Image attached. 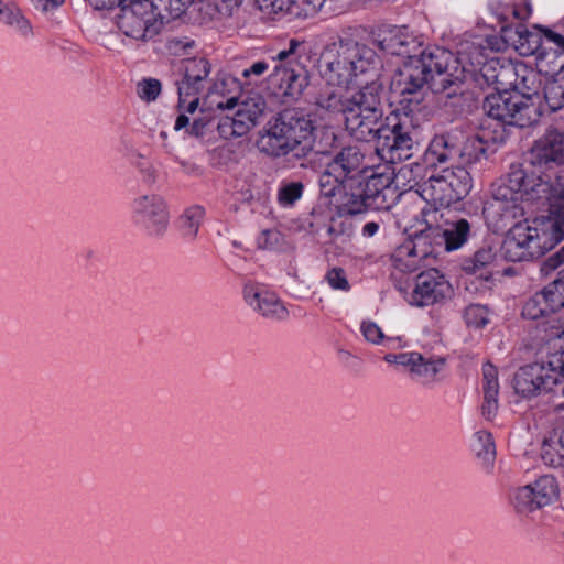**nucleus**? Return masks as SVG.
Instances as JSON below:
<instances>
[{"label":"nucleus","mask_w":564,"mask_h":564,"mask_svg":"<svg viewBox=\"0 0 564 564\" xmlns=\"http://www.w3.org/2000/svg\"><path fill=\"white\" fill-rule=\"evenodd\" d=\"M465 79V68L447 50L434 47L426 55L403 61L398 70L397 86L402 97L400 106L405 119L421 110L426 87L444 107H460Z\"/></svg>","instance_id":"1"},{"label":"nucleus","mask_w":564,"mask_h":564,"mask_svg":"<svg viewBox=\"0 0 564 564\" xmlns=\"http://www.w3.org/2000/svg\"><path fill=\"white\" fill-rule=\"evenodd\" d=\"M383 111L346 110L345 127L360 142H372L375 153L387 163L394 164L412 156L419 131L411 119L400 118L395 123L387 122Z\"/></svg>","instance_id":"2"},{"label":"nucleus","mask_w":564,"mask_h":564,"mask_svg":"<svg viewBox=\"0 0 564 564\" xmlns=\"http://www.w3.org/2000/svg\"><path fill=\"white\" fill-rule=\"evenodd\" d=\"M314 130V123L304 110L284 109L273 121L268 122L258 147L271 158L284 159L293 166L297 164L307 169L311 166V156L315 153Z\"/></svg>","instance_id":"3"},{"label":"nucleus","mask_w":564,"mask_h":564,"mask_svg":"<svg viewBox=\"0 0 564 564\" xmlns=\"http://www.w3.org/2000/svg\"><path fill=\"white\" fill-rule=\"evenodd\" d=\"M373 52L351 39L328 44L319 56V70L328 85L348 87L371 66Z\"/></svg>","instance_id":"4"},{"label":"nucleus","mask_w":564,"mask_h":564,"mask_svg":"<svg viewBox=\"0 0 564 564\" xmlns=\"http://www.w3.org/2000/svg\"><path fill=\"white\" fill-rule=\"evenodd\" d=\"M163 12L165 11L160 1L123 6L117 14V25L126 36L148 42L161 33L165 19ZM166 18L170 19L169 14Z\"/></svg>","instance_id":"5"},{"label":"nucleus","mask_w":564,"mask_h":564,"mask_svg":"<svg viewBox=\"0 0 564 564\" xmlns=\"http://www.w3.org/2000/svg\"><path fill=\"white\" fill-rule=\"evenodd\" d=\"M482 108L485 112L503 124L519 128L531 127L540 118L539 107L532 101L507 90L495 91L486 96Z\"/></svg>","instance_id":"6"},{"label":"nucleus","mask_w":564,"mask_h":564,"mask_svg":"<svg viewBox=\"0 0 564 564\" xmlns=\"http://www.w3.org/2000/svg\"><path fill=\"white\" fill-rule=\"evenodd\" d=\"M555 242L550 241L547 230L524 224L514 225L505 237L500 251L507 261H530L544 254Z\"/></svg>","instance_id":"7"},{"label":"nucleus","mask_w":564,"mask_h":564,"mask_svg":"<svg viewBox=\"0 0 564 564\" xmlns=\"http://www.w3.org/2000/svg\"><path fill=\"white\" fill-rule=\"evenodd\" d=\"M303 45L297 40H291L289 48L278 53L273 61L278 64L274 66L270 79L279 85L282 95L289 97L300 96L304 88L308 85V72L300 62L299 47Z\"/></svg>","instance_id":"8"},{"label":"nucleus","mask_w":564,"mask_h":564,"mask_svg":"<svg viewBox=\"0 0 564 564\" xmlns=\"http://www.w3.org/2000/svg\"><path fill=\"white\" fill-rule=\"evenodd\" d=\"M471 188L469 172L463 167L445 169L441 174L431 175L424 183L423 192L441 205H451L462 200Z\"/></svg>","instance_id":"9"},{"label":"nucleus","mask_w":564,"mask_h":564,"mask_svg":"<svg viewBox=\"0 0 564 564\" xmlns=\"http://www.w3.org/2000/svg\"><path fill=\"white\" fill-rule=\"evenodd\" d=\"M388 186V182L383 184L382 176L370 177L365 186L361 180L352 184V189H343L337 199V208L339 214L357 215L369 209H379L384 203L382 188Z\"/></svg>","instance_id":"10"},{"label":"nucleus","mask_w":564,"mask_h":564,"mask_svg":"<svg viewBox=\"0 0 564 564\" xmlns=\"http://www.w3.org/2000/svg\"><path fill=\"white\" fill-rule=\"evenodd\" d=\"M514 392L523 398L542 393H556L557 375L547 361L532 362L520 367L512 379Z\"/></svg>","instance_id":"11"},{"label":"nucleus","mask_w":564,"mask_h":564,"mask_svg":"<svg viewBox=\"0 0 564 564\" xmlns=\"http://www.w3.org/2000/svg\"><path fill=\"white\" fill-rule=\"evenodd\" d=\"M453 289L449 282L436 269L421 272L415 279L410 303L424 307L444 303L451 299Z\"/></svg>","instance_id":"12"},{"label":"nucleus","mask_w":564,"mask_h":564,"mask_svg":"<svg viewBox=\"0 0 564 564\" xmlns=\"http://www.w3.org/2000/svg\"><path fill=\"white\" fill-rule=\"evenodd\" d=\"M564 194V184L560 178L551 181V176L535 170L527 171L522 188V202L536 204L538 208L551 207Z\"/></svg>","instance_id":"13"},{"label":"nucleus","mask_w":564,"mask_h":564,"mask_svg":"<svg viewBox=\"0 0 564 564\" xmlns=\"http://www.w3.org/2000/svg\"><path fill=\"white\" fill-rule=\"evenodd\" d=\"M533 169H552L564 165V132L550 128L536 139L528 153Z\"/></svg>","instance_id":"14"},{"label":"nucleus","mask_w":564,"mask_h":564,"mask_svg":"<svg viewBox=\"0 0 564 564\" xmlns=\"http://www.w3.org/2000/svg\"><path fill=\"white\" fill-rule=\"evenodd\" d=\"M558 495L556 479L545 475L533 484L519 488L514 495V507L520 513H531L550 505Z\"/></svg>","instance_id":"15"},{"label":"nucleus","mask_w":564,"mask_h":564,"mask_svg":"<svg viewBox=\"0 0 564 564\" xmlns=\"http://www.w3.org/2000/svg\"><path fill=\"white\" fill-rule=\"evenodd\" d=\"M378 46L381 51L400 56L404 61L429 54V50L423 48V42L410 33L406 26H393L380 33Z\"/></svg>","instance_id":"16"},{"label":"nucleus","mask_w":564,"mask_h":564,"mask_svg":"<svg viewBox=\"0 0 564 564\" xmlns=\"http://www.w3.org/2000/svg\"><path fill=\"white\" fill-rule=\"evenodd\" d=\"M364 161V152L356 145H348L338 151L327 164L346 181L356 184L365 169Z\"/></svg>","instance_id":"17"},{"label":"nucleus","mask_w":564,"mask_h":564,"mask_svg":"<svg viewBox=\"0 0 564 564\" xmlns=\"http://www.w3.org/2000/svg\"><path fill=\"white\" fill-rule=\"evenodd\" d=\"M479 74L488 86L494 87L495 91L507 90L511 88V84H514L517 67L511 63L491 58L481 66Z\"/></svg>","instance_id":"18"},{"label":"nucleus","mask_w":564,"mask_h":564,"mask_svg":"<svg viewBox=\"0 0 564 564\" xmlns=\"http://www.w3.org/2000/svg\"><path fill=\"white\" fill-rule=\"evenodd\" d=\"M182 78L176 80L180 110L193 113L198 105L199 98L207 88L209 82L202 78L192 76L186 73H181Z\"/></svg>","instance_id":"19"},{"label":"nucleus","mask_w":564,"mask_h":564,"mask_svg":"<svg viewBox=\"0 0 564 564\" xmlns=\"http://www.w3.org/2000/svg\"><path fill=\"white\" fill-rule=\"evenodd\" d=\"M425 234L415 236L410 243L399 247L392 254L393 267L402 273H412L420 269L421 261L429 254L427 250L419 252L417 247L425 242Z\"/></svg>","instance_id":"20"},{"label":"nucleus","mask_w":564,"mask_h":564,"mask_svg":"<svg viewBox=\"0 0 564 564\" xmlns=\"http://www.w3.org/2000/svg\"><path fill=\"white\" fill-rule=\"evenodd\" d=\"M425 238H441L446 250H454L462 247L470 232V225L466 219H459L447 224V227L441 229L440 227H429L425 231Z\"/></svg>","instance_id":"21"},{"label":"nucleus","mask_w":564,"mask_h":564,"mask_svg":"<svg viewBox=\"0 0 564 564\" xmlns=\"http://www.w3.org/2000/svg\"><path fill=\"white\" fill-rule=\"evenodd\" d=\"M236 106H238L237 112H239V117L251 121L254 126L259 124L267 110V102L259 94L248 97L240 102L236 97H231L225 104L221 101L217 104L219 109H234Z\"/></svg>","instance_id":"22"},{"label":"nucleus","mask_w":564,"mask_h":564,"mask_svg":"<svg viewBox=\"0 0 564 564\" xmlns=\"http://www.w3.org/2000/svg\"><path fill=\"white\" fill-rule=\"evenodd\" d=\"M482 391L484 403L481 412L487 420H491L498 410L499 382L498 370L490 362H486L482 367Z\"/></svg>","instance_id":"23"},{"label":"nucleus","mask_w":564,"mask_h":564,"mask_svg":"<svg viewBox=\"0 0 564 564\" xmlns=\"http://www.w3.org/2000/svg\"><path fill=\"white\" fill-rule=\"evenodd\" d=\"M382 84L378 80L367 83L348 98L349 109L357 111H383L381 106Z\"/></svg>","instance_id":"24"},{"label":"nucleus","mask_w":564,"mask_h":564,"mask_svg":"<svg viewBox=\"0 0 564 564\" xmlns=\"http://www.w3.org/2000/svg\"><path fill=\"white\" fill-rule=\"evenodd\" d=\"M459 155V145L457 144L455 138L451 134H440L435 135L431 141L424 159L426 163L435 164L446 163L448 161H453L458 159Z\"/></svg>","instance_id":"25"},{"label":"nucleus","mask_w":564,"mask_h":564,"mask_svg":"<svg viewBox=\"0 0 564 564\" xmlns=\"http://www.w3.org/2000/svg\"><path fill=\"white\" fill-rule=\"evenodd\" d=\"M541 30L530 31L523 24H518L514 31V39L512 45L522 56L536 55L539 58H543L545 48L542 43Z\"/></svg>","instance_id":"26"},{"label":"nucleus","mask_w":564,"mask_h":564,"mask_svg":"<svg viewBox=\"0 0 564 564\" xmlns=\"http://www.w3.org/2000/svg\"><path fill=\"white\" fill-rule=\"evenodd\" d=\"M497 254L498 251L494 245L485 243L471 258L464 261L463 270L470 274L479 273L480 278L488 280L491 276V271L488 269L495 263Z\"/></svg>","instance_id":"27"},{"label":"nucleus","mask_w":564,"mask_h":564,"mask_svg":"<svg viewBox=\"0 0 564 564\" xmlns=\"http://www.w3.org/2000/svg\"><path fill=\"white\" fill-rule=\"evenodd\" d=\"M525 177V170L512 165L506 180L497 187L495 198L503 202L517 203L522 200V188Z\"/></svg>","instance_id":"28"},{"label":"nucleus","mask_w":564,"mask_h":564,"mask_svg":"<svg viewBox=\"0 0 564 564\" xmlns=\"http://www.w3.org/2000/svg\"><path fill=\"white\" fill-rule=\"evenodd\" d=\"M514 84H511L513 94L522 97L524 101H531L533 96L539 94L541 87L540 75L532 68L521 66L517 68V75L513 78Z\"/></svg>","instance_id":"29"},{"label":"nucleus","mask_w":564,"mask_h":564,"mask_svg":"<svg viewBox=\"0 0 564 564\" xmlns=\"http://www.w3.org/2000/svg\"><path fill=\"white\" fill-rule=\"evenodd\" d=\"M343 88L329 85L322 89L316 98V105L330 113H341L345 119L346 110L350 106L348 105L349 97L344 96Z\"/></svg>","instance_id":"30"},{"label":"nucleus","mask_w":564,"mask_h":564,"mask_svg":"<svg viewBox=\"0 0 564 564\" xmlns=\"http://www.w3.org/2000/svg\"><path fill=\"white\" fill-rule=\"evenodd\" d=\"M319 189L321 194L325 197H336L341 194L343 189H352V184L340 175L338 172H334L333 167L327 164L325 170L319 175Z\"/></svg>","instance_id":"31"},{"label":"nucleus","mask_w":564,"mask_h":564,"mask_svg":"<svg viewBox=\"0 0 564 564\" xmlns=\"http://www.w3.org/2000/svg\"><path fill=\"white\" fill-rule=\"evenodd\" d=\"M544 100L553 112L564 109V69L549 78L543 88Z\"/></svg>","instance_id":"32"},{"label":"nucleus","mask_w":564,"mask_h":564,"mask_svg":"<svg viewBox=\"0 0 564 564\" xmlns=\"http://www.w3.org/2000/svg\"><path fill=\"white\" fill-rule=\"evenodd\" d=\"M486 154V143L482 138L474 135L467 138L459 147L458 162L462 165H470L479 161Z\"/></svg>","instance_id":"33"},{"label":"nucleus","mask_w":564,"mask_h":564,"mask_svg":"<svg viewBox=\"0 0 564 564\" xmlns=\"http://www.w3.org/2000/svg\"><path fill=\"white\" fill-rule=\"evenodd\" d=\"M551 314L552 312L547 304V297H545L542 290L528 299L522 307V316L528 319L547 317Z\"/></svg>","instance_id":"34"},{"label":"nucleus","mask_w":564,"mask_h":564,"mask_svg":"<svg viewBox=\"0 0 564 564\" xmlns=\"http://www.w3.org/2000/svg\"><path fill=\"white\" fill-rule=\"evenodd\" d=\"M254 124L251 121L239 117V112H235L232 117H226L218 124V130L225 138L241 137L246 134Z\"/></svg>","instance_id":"35"},{"label":"nucleus","mask_w":564,"mask_h":564,"mask_svg":"<svg viewBox=\"0 0 564 564\" xmlns=\"http://www.w3.org/2000/svg\"><path fill=\"white\" fill-rule=\"evenodd\" d=\"M257 308L264 317L284 318L288 310L280 300L272 293L263 292L257 302Z\"/></svg>","instance_id":"36"},{"label":"nucleus","mask_w":564,"mask_h":564,"mask_svg":"<svg viewBox=\"0 0 564 564\" xmlns=\"http://www.w3.org/2000/svg\"><path fill=\"white\" fill-rule=\"evenodd\" d=\"M141 212L153 219L154 224L164 226L167 221V213L163 200L160 197L144 196L141 202Z\"/></svg>","instance_id":"37"},{"label":"nucleus","mask_w":564,"mask_h":564,"mask_svg":"<svg viewBox=\"0 0 564 564\" xmlns=\"http://www.w3.org/2000/svg\"><path fill=\"white\" fill-rule=\"evenodd\" d=\"M474 451L485 463L490 464L496 455V447L490 433L479 431L475 435Z\"/></svg>","instance_id":"38"},{"label":"nucleus","mask_w":564,"mask_h":564,"mask_svg":"<svg viewBox=\"0 0 564 564\" xmlns=\"http://www.w3.org/2000/svg\"><path fill=\"white\" fill-rule=\"evenodd\" d=\"M547 212L552 218V231H549L550 241L554 242L552 240L554 236L555 242H558L564 237V194L560 197L558 202L551 204Z\"/></svg>","instance_id":"39"},{"label":"nucleus","mask_w":564,"mask_h":564,"mask_svg":"<svg viewBox=\"0 0 564 564\" xmlns=\"http://www.w3.org/2000/svg\"><path fill=\"white\" fill-rule=\"evenodd\" d=\"M212 70L210 63L204 57H193L183 59L180 73H186L192 76L209 82L208 76Z\"/></svg>","instance_id":"40"},{"label":"nucleus","mask_w":564,"mask_h":564,"mask_svg":"<svg viewBox=\"0 0 564 564\" xmlns=\"http://www.w3.org/2000/svg\"><path fill=\"white\" fill-rule=\"evenodd\" d=\"M294 0H254L257 8L267 15L279 13L292 17Z\"/></svg>","instance_id":"41"},{"label":"nucleus","mask_w":564,"mask_h":564,"mask_svg":"<svg viewBox=\"0 0 564 564\" xmlns=\"http://www.w3.org/2000/svg\"><path fill=\"white\" fill-rule=\"evenodd\" d=\"M304 192V184L302 182H291L283 185L278 193L279 203L282 206H292L299 200Z\"/></svg>","instance_id":"42"},{"label":"nucleus","mask_w":564,"mask_h":564,"mask_svg":"<svg viewBox=\"0 0 564 564\" xmlns=\"http://www.w3.org/2000/svg\"><path fill=\"white\" fill-rule=\"evenodd\" d=\"M326 0H294L292 18L306 19L315 15Z\"/></svg>","instance_id":"43"},{"label":"nucleus","mask_w":564,"mask_h":564,"mask_svg":"<svg viewBox=\"0 0 564 564\" xmlns=\"http://www.w3.org/2000/svg\"><path fill=\"white\" fill-rule=\"evenodd\" d=\"M443 365V359L423 357V360L415 362L412 372L424 380H432Z\"/></svg>","instance_id":"44"},{"label":"nucleus","mask_w":564,"mask_h":564,"mask_svg":"<svg viewBox=\"0 0 564 564\" xmlns=\"http://www.w3.org/2000/svg\"><path fill=\"white\" fill-rule=\"evenodd\" d=\"M464 318L469 326L484 327L488 323L487 308L479 304H471L466 307Z\"/></svg>","instance_id":"45"},{"label":"nucleus","mask_w":564,"mask_h":564,"mask_svg":"<svg viewBox=\"0 0 564 564\" xmlns=\"http://www.w3.org/2000/svg\"><path fill=\"white\" fill-rule=\"evenodd\" d=\"M171 19H177L186 12L189 6L202 0H159Z\"/></svg>","instance_id":"46"},{"label":"nucleus","mask_w":564,"mask_h":564,"mask_svg":"<svg viewBox=\"0 0 564 564\" xmlns=\"http://www.w3.org/2000/svg\"><path fill=\"white\" fill-rule=\"evenodd\" d=\"M161 93V83L158 79H147L138 84V95L147 101L154 100Z\"/></svg>","instance_id":"47"},{"label":"nucleus","mask_w":564,"mask_h":564,"mask_svg":"<svg viewBox=\"0 0 564 564\" xmlns=\"http://www.w3.org/2000/svg\"><path fill=\"white\" fill-rule=\"evenodd\" d=\"M241 4V0H219L216 3L206 2V9L218 11L220 17H230L235 10H238Z\"/></svg>","instance_id":"48"},{"label":"nucleus","mask_w":564,"mask_h":564,"mask_svg":"<svg viewBox=\"0 0 564 564\" xmlns=\"http://www.w3.org/2000/svg\"><path fill=\"white\" fill-rule=\"evenodd\" d=\"M241 4V0H219L216 3L206 2V9L218 11L220 17H230L235 10H238Z\"/></svg>","instance_id":"49"},{"label":"nucleus","mask_w":564,"mask_h":564,"mask_svg":"<svg viewBox=\"0 0 564 564\" xmlns=\"http://www.w3.org/2000/svg\"><path fill=\"white\" fill-rule=\"evenodd\" d=\"M195 42L187 37H171L166 42V47L170 53L174 55L186 54L189 48H193Z\"/></svg>","instance_id":"50"},{"label":"nucleus","mask_w":564,"mask_h":564,"mask_svg":"<svg viewBox=\"0 0 564 564\" xmlns=\"http://www.w3.org/2000/svg\"><path fill=\"white\" fill-rule=\"evenodd\" d=\"M281 234L278 230L267 229L260 232L257 238V246L260 249H273L279 245Z\"/></svg>","instance_id":"51"},{"label":"nucleus","mask_w":564,"mask_h":564,"mask_svg":"<svg viewBox=\"0 0 564 564\" xmlns=\"http://www.w3.org/2000/svg\"><path fill=\"white\" fill-rule=\"evenodd\" d=\"M541 458L545 465L551 467H560L564 465V456L558 454L552 445L546 443L542 446Z\"/></svg>","instance_id":"52"},{"label":"nucleus","mask_w":564,"mask_h":564,"mask_svg":"<svg viewBox=\"0 0 564 564\" xmlns=\"http://www.w3.org/2000/svg\"><path fill=\"white\" fill-rule=\"evenodd\" d=\"M269 70V63L265 61L254 62L249 67L245 68L241 73L246 84L251 83V77H261Z\"/></svg>","instance_id":"53"},{"label":"nucleus","mask_w":564,"mask_h":564,"mask_svg":"<svg viewBox=\"0 0 564 564\" xmlns=\"http://www.w3.org/2000/svg\"><path fill=\"white\" fill-rule=\"evenodd\" d=\"M326 279L334 289L346 291L349 288L345 271L341 268H333L329 270Z\"/></svg>","instance_id":"54"},{"label":"nucleus","mask_w":564,"mask_h":564,"mask_svg":"<svg viewBox=\"0 0 564 564\" xmlns=\"http://www.w3.org/2000/svg\"><path fill=\"white\" fill-rule=\"evenodd\" d=\"M203 216V209L200 207H194L186 212L185 214V225L188 229V235L195 236L198 230L199 219Z\"/></svg>","instance_id":"55"},{"label":"nucleus","mask_w":564,"mask_h":564,"mask_svg":"<svg viewBox=\"0 0 564 564\" xmlns=\"http://www.w3.org/2000/svg\"><path fill=\"white\" fill-rule=\"evenodd\" d=\"M562 264H564V246L544 260L541 271L547 274L549 272L556 270ZM561 271L564 275V268Z\"/></svg>","instance_id":"56"},{"label":"nucleus","mask_w":564,"mask_h":564,"mask_svg":"<svg viewBox=\"0 0 564 564\" xmlns=\"http://www.w3.org/2000/svg\"><path fill=\"white\" fill-rule=\"evenodd\" d=\"M361 329H362L365 338L368 341L379 344L384 338L383 333L380 329V327L372 322L362 323Z\"/></svg>","instance_id":"57"},{"label":"nucleus","mask_w":564,"mask_h":564,"mask_svg":"<svg viewBox=\"0 0 564 564\" xmlns=\"http://www.w3.org/2000/svg\"><path fill=\"white\" fill-rule=\"evenodd\" d=\"M546 361L557 375V383H560V378L564 377V349L550 355Z\"/></svg>","instance_id":"58"},{"label":"nucleus","mask_w":564,"mask_h":564,"mask_svg":"<svg viewBox=\"0 0 564 564\" xmlns=\"http://www.w3.org/2000/svg\"><path fill=\"white\" fill-rule=\"evenodd\" d=\"M394 358L398 365L411 367V371L413 370L415 362L423 360V356L419 352L399 354L394 356Z\"/></svg>","instance_id":"59"},{"label":"nucleus","mask_w":564,"mask_h":564,"mask_svg":"<svg viewBox=\"0 0 564 564\" xmlns=\"http://www.w3.org/2000/svg\"><path fill=\"white\" fill-rule=\"evenodd\" d=\"M20 14L18 9L11 8L9 6H4L0 11V21L8 25H14L15 19Z\"/></svg>","instance_id":"60"},{"label":"nucleus","mask_w":564,"mask_h":564,"mask_svg":"<svg viewBox=\"0 0 564 564\" xmlns=\"http://www.w3.org/2000/svg\"><path fill=\"white\" fill-rule=\"evenodd\" d=\"M245 299L248 301L250 305H253L254 303L259 301L260 296L262 295V292H260L254 285L247 284L243 290Z\"/></svg>","instance_id":"61"},{"label":"nucleus","mask_w":564,"mask_h":564,"mask_svg":"<svg viewBox=\"0 0 564 564\" xmlns=\"http://www.w3.org/2000/svg\"><path fill=\"white\" fill-rule=\"evenodd\" d=\"M14 25L24 36H28L32 33L30 22L21 13L15 19Z\"/></svg>","instance_id":"62"},{"label":"nucleus","mask_w":564,"mask_h":564,"mask_svg":"<svg viewBox=\"0 0 564 564\" xmlns=\"http://www.w3.org/2000/svg\"><path fill=\"white\" fill-rule=\"evenodd\" d=\"M327 231L332 238H335V237L344 234L345 225L341 221L337 225V220L335 218H330V223L328 225Z\"/></svg>","instance_id":"63"},{"label":"nucleus","mask_w":564,"mask_h":564,"mask_svg":"<svg viewBox=\"0 0 564 564\" xmlns=\"http://www.w3.org/2000/svg\"><path fill=\"white\" fill-rule=\"evenodd\" d=\"M206 123L203 119H195L188 129V132L191 135L199 137L203 134V130L205 128Z\"/></svg>","instance_id":"64"}]
</instances>
